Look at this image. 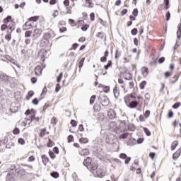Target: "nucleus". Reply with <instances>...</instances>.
<instances>
[{
  "instance_id": "nucleus-28",
  "label": "nucleus",
  "mask_w": 181,
  "mask_h": 181,
  "mask_svg": "<svg viewBox=\"0 0 181 181\" xmlns=\"http://www.w3.org/2000/svg\"><path fill=\"white\" fill-rule=\"evenodd\" d=\"M11 20H12V16H8L3 20V22L4 23H9V22H11Z\"/></svg>"
},
{
  "instance_id": "nucleus-18",
  "label": "nucleus",
  "mask_w": 181,
  "mask_h": 181,
  "mask_svg": "<svg viewBox=\"0 0 181 181\" xmlns=\"http://www.w3.org/2000/svg\"><path fill=\"white\" fill-rule=\"evenodd\" d=\"M7 29H8V30H10V33H12V32H13L15 30V23H10L8 25Z\"/></svg>"
},
{
  "instance_id": "nucleus-21",
  "label": "nucleus",
  "mask_w": 181,
  "mask_h": 181,
  "mask_svg": "<svg viewBox=\"0 0 181 181\" xmlns=\"http://www.w3.org/2000/svg\"><path fill=\"white\" fill-rule=\"evenodd\" d=\"M13 169H15L16 173H17V175H19L21 172H25V168H21L20 170H18L16 166H13L11 168V170H13Z\"/></svg>"
},
{
  "instance_id": "nucleus-20",
  "label": "nucleus",
  "mask_w": 181,
  "mask_h": 181,
  "mask_svg": "<svg viewBox=\"0 0 181 181\" xmlns=\"http://www.w3.org/2000/svg\"><path fill=\"white\" fill-rule=\"evenodd\" d=\"M96 37H100L103 40L105 37V33L104 32H99L96 34Z\"/></svg>"
},
{
  "instance_id": "nucleus-51",
  "label": "nucleus",
  "mask_w": 181,
  "mask_h": 181,
  "mask_svg": "<svg viewBox=\"0 0 181 181\" xmlns=\"http://www.w3.org/2000/svg\"><path fill=\"white\" fill-rule=\"evenodd\" d=\"M61 89H62V86H60V84L57 83L55 87V92L59 93Z\"/></svg>"
},
{
  "instance_id": "nucleus-41",
  "label": "nucleus",
  "mask_w": 181,
  "mask_h": 181,
  "mask_svg": "<svg viewBox=\"0 0 181 181\" xmlns=\"http://www.w3.org/2000/svg\"><path fill=\"white\" fill-rule=\"evenodd\" d=\"M88 28H90V25L88 24H85L81 27V30H83V32H86V30L88 29Z\"/></svg>"
},
{
  "instance_id": "nucleus-22",
  "label": "nucleus",
  "mask_w": 181,
  "mask_h": 181,
  "mask_svg": "<svg viewBox=\"0 0 181 181\" xmlns=\"http://www.w3.org/2000/svg\"><path fill=\"white\" fill-rule=\"evenodd\" d=\"M93 109L96 112H100L101 111V105H100L98 103H95L93 106Z\"/></svg>"
},
{
  "instance_id": "nucleus-48",
  "label": "nucleus",
  "mask_w": 181,
  "mask_h": 181,
  "mask_svg": "<svg viewBox=\"0 0 181 181\" xmlns=\"http://www.w3.org/2000/svg\"><path fill=\"white\" fill-rule=\"evenodd\" d=\"M173 115H174L173 111L172 110H170L168 111V118H173Z\"/></svg>"
},
{
  "instance_id": "nucleus-46",
  "label": "nucleus",
  "mask_w": 181,
  "mask_h": 181,
  "mask_svg": "<svg viewBox=\"0 0 181 181\" xmlns=\"http://www.w3.org/2000/svg\"><path fill=\"white\" fill-rule=\"evenodd\" d=\"M6 29H8V25H6V23L2 24L1 26V30L2 32H4V31L6 30Z\"/></svg>"
},
{
  "instance_id": "nucleus-30",
  "label": "nucleus",
  "mask_w": 181,
  "mask_h": 181,
  "mask_svg": "<svg viewBox=\"0 0 181 181\" xmlns=\"http://www.w3.org/2000/svg\"><path fill=\"white\" fill-rule=\"evenodd\" d=\"M143 129H144V133L146 134V135L147 136H151V131L148 130V128H146V127H143Z\"/></svg>"
},
{
  "instance_id": "nucleus-42",
  "label": "nucleus",
  "mask_w": 181,
  "mask_h": 181,
  "mask_svg": "<svg viewBox=\"0 0 181 181\" xmlns=\"http://www.w3.org/2000/svg\"><path fill=\"white\" fill-rule=\"evenodd\" d=\"M131 33L133 36H136V35H138V28H133L131 30Z\"/></svg>"
},
{
  "instance_id": "nucleus-19",
  "label": "nucleus",
  "mask_w": 181,
  "mask_h": 181,
  "mask_svg": "<svg viewBox=\"0 0 181 181\" xmlns=\"http://www.w3.org/2000/svg\"><path fill=\"white\" fill-rule=\"evenodd\" d=\"M113 93L115 98H118V95H119V90H118L117 86L113 88Z\"/></svg>"
},
{
  "instance_id": "nucleus-33",
  "label": "nucleus",
  "mask_w": 181,
  "mask_h": 181,
  "mask_svg": "<svg viewBox=\"0 0 181 181\" xmlns=\"http://www.w3.org/2000/svg\"><path fill=\"white\" fill-rule=\"evenodd\" d=\"M96 95H93L90 98V105H93V104H94V102L95 101V98H96Z\"/></svg>"
},
{
  "instance_id": "nucleus-32",
  "label": "nucleus",
  "mask_w": 181,
  "mask_h": 181,
  "mask_svg": "<svg viewBox=\"0 0 181 181\" xmlns=\"http://www.w3.org/2000/svg\"><path fill=\"white\" fill-rule=\"evenodd\" d=\"M145 86H146V81H143L139 84L140 90H144L145 88Z\"/></svg>"
},
{
  "instance_id": "nucleus-64",
  "label": "nucleus",
  "mask_w": 181,
  "mask_h": 181,
  "mask_svg": "<svg viewBox=\"0 0 181 181\" xmlns=\"http://www.w3.org/2000/svg\"><path fill=\"white\" fill-rule=\"evenodd\" d=\"M164 2L165 4V9H169V0H164Z\"/></svg>"
},
{
  "instance_id": "nucleus-53",
  "label": "nucleus",
  "mask_w": 181,
  "mask_h": 181,
  "mask_svg": "<svg viewBox=\"0 0 181 181\" xmlns=\"http://www.w3.org/2000/svg\"><path fill=\"white\" fill-rule=\"evenodd\" d=\"M138 13H139L138 8H134L132 11V15L134 16V17H136L138 16Z\"/></svg>"
},
{
  "instance_id": "nucleus-60",
  "label": "nucleus",
  "mask_w": 181,
  "mask_h": 181,
  "mask_svg": "<svg viewBox=\"0 0 181 181\" xmlns=\"http://www.w3.org/2000/svg\"><path fill=\"white\" fill-rule=\"evenodd\" d=\"M18 142L21 145H25V139H23L22 138H19L18 140Z\"/></svg>"
},
{
  "instance_id": "nucleus-43",
  "label": "nucleus",
  "mask_w": 181,
  "mask_h": 181,
  "mask_svg": "<svg viewBox=\"0 0 181 181\" xmlns=\"http://www.w3.org/2000/svg\"><path fill=\"white\" fill-rule=\"evenodd\" d=\"M67 139L68 144H70L71 142H73L74 141V136H73V135H69Z\"/></svg>"
},
{
  "instance_id": "nucleus-15",
  "label": "nucleus",
  "mask_w": 181,
  "mask_h": 181,
  "mask_svg": "<svg viewBox=\"0 0 181 181\" xmlns=\"http://www.w3.org/2000/svg\"><path fill=\"white\" fill-rule=\"evenodd\" d=\"M50 176H52V177H54V179H59V176H60V175L57 171H52L50 173Z\"/></svg>"
},
{
  "instance_id": "nucleus-63",
  "label": "nucleus",
  "mask_w": 181,
  "mask_h": 181,
  "mask_svg": "<svg viewBox=\"0 0 181 181\" xmlns=\"http://www.w3.org/2000/svg\"><path fill=\"white\" fill-rule=\"evenodd\" d=\"M103 91L104 93H110V86H105L103 88Z\"/></svg>"
},
{
  "instance_id": "nucleus-13",
  "label": "nucleus",
  "mask_w": 181,
  "mask_h": 181,
  "mask_svg": "<svg viewBox=\"0 0 181 181\" xmlns=\"http://www.w3.org/2000/svg\"><path fill=\"white\" fill-rule=\"evenodd\" d=\"M30 28H32V23L29 21L25 22L24 25H23V28L24 29V30L30 29Z\"/></svg>"
},
{
  "instance_id": "nucleus-54",
  "label": "nucleus",
  "mask_w": 181,
  "mask_h": 181,
  "mask_svg": "<svg viewBox=\"0 0 181 181\" xmlns=\"http://www.w3.org/2000/svg\"><path fill=\"white\" fill-rule=\"evenodd\" d=\"M165 20L168 21H170V12L168 11L165 14Z\"/></svg>"
},
{
  "instance_id": "nucleus-39",
  "label": "nucleus",
  "mask_w": 181,
  "mask_h": 181,
  "mask_svg": "<svg viewBox=\"0 0 181 181\" xmlns=\"http://www.w3.org/2000/svg\"><path fill=\"white\" fill-rule=\"evenodd\" d=\"M49 158H51V159H54L56 158V155L54 154V153L52 151H49L48 152Z\"/></svg>"
},
{
  "instance_id": "nucleus-7",
  "label": "nucleus",
  "mask_w": 181,
  "mask_h": 181,
  "mask_svg": "<svg viewBox=\"0 0 181 181\" xmlns=\"http://www.w3.org/2000/svg\"><path fill=\"white\" fill-rule=\"evenodd\" d=\"M132 98L134 100H136V96H135V93H131L129 95H126L124 97V100L125 104H128V101L132 100Z\"/></svg>"
},
{
  "instance_id": "nucleus-62",
  "label": "nucleus",
  "mask_w": 181,
  "mask_h": 181,
  "mask_svg": "<svg viewBox=\"0 0 181 181\" xmlns=\"http://www.w3.org/2000/svg\"><path fill=\"white\" fill-rule=\"evenodd\" d=\"M144 115L146 118H149V116L151 115V110H146Z\"/></svg>"
},
{
  "instance_id": "nucleus-1",
  "label": "nucleus",
  "mask_w": 181,
  "mask_h": 181,
  "mask_svg": "<svg viewBox=\"0 0 181 181\" xmlns=\"http://www.w3.org/2000/svg\"><path fill=\"white\" fill-rule=\"evenodd\" d=\"M52 37V35L49 33H47L44 35L43 38L41 40L40 46L41 47H46L49 46V40Z\"/></svg>"
},
{
  "instance_id": "nucleus-36",
  "label": "nucleus",
  "mask_w": 181,
  "mask_h": 181,
  "mask_svg": "<svg viewBox=\"0 0 181 181\" xmlns=\"http://www.w3.org/2000/svg\"><path fill=\"white\" fill-rule=\"evenodd\" d=\"M45 135H46V128L42 129L41 132L40 133V138H43V136H45Z\"/></svg>"
},
{
  "instance_id": "nucleus-45",
  "label": "nucleus",
  "mask_w": 181,
  "mask_h": 181,
  "mask_svg": "<svg viewBox=\"0 0 181 181\" xmlns=\"http://www.w3.org/2000/svg\"><path fill=\"white\" fill-rule=\"evenodd\" d=\"M129 131H131L132 132H134L135 131V125L130 124L128 126Z\"/></svg>"
},
{
  "instance_id": "nucleus-9",
  "label": "nucleus",
  "mask_w": 181,
  "mask_h": 181,
  "mask_svg": "<svg viewBox=\"0 0 181 181\" xmlns=\"http://www.w3.org/2000/svg\"><path fill=\"white\" fill-rule=\"evenodd\" d=\"M141 71L143 77H146L148 74H149V69H148L146 66L141 67Z\"/></svg>"
},
{
  "instance_id": "nucleus-5",
  "label": "nucleus",
  "mask_w": 181,
  "mask_h": 181,
  "mask_svg": "<svg viewBox=\"0 0 181 181\" xmlns=\"http://www.w3.org/2000/svg\"><path fill=\"white\" fill-rule=\"evenodd\" d=\"M42 32L43 30L41 28L35 29L33 35L34 40L39 39Z\"/></svg>"
},
{
  "instance_id": "nucleus-40",
  "label": "nucleus",
  "mask_w": 181,
  "mask_h": 181,
  "mask_svg": "<svg viewBox=\"0 0 181 181\" xmlns=\"http://www.w3.org/2000/svg\"><path fill=\"white\" fill-rule=\"evenodd\" d=\"M180 107V102H177L175 103L173 106L172 108H173L174 110H177V108H179Z\"/></svg>"
},
{
  "instance_id": "nucleus-24",
  "label": "nucleus",
  "mask_w": 181,
  "mask_h": 181,
  "mask_svg": "<svg viewBox=\"0 0 181 181\" xmlns=\"http://www.w3.org/2000/svg\"><path fill=\"white\" fill-rule=\"evenodd\" d=\"M111 66H112V60H109L107 62V64L104 65L105 70H108V69H110V67H111Z\"/></svg>"
},
{
  "instance_id": "nucleus-37",
  "label": "nucleus",
  "mask_w": 181,
  "mask_h": 181,
  "mask_svg": "<svg viewBox=\"0 0 181 181\" xmlns=\"http://www.w3.org/2000/svg\"><path fill=\"white\" fill-rule=\"evenodd\" d=\"M13 134L14 135H18V134H21V130L19 129V128L15 127L14 129L13 130Z\"/></svg>"
},
{
  "instance_id": "nucleus-61",
  "label": "nucleus",
  "mask_w": 181,
  "mask_h": 181,
  "mask_svg": "<svg viewBox=\"0 0 181 181\" xmlns=\"http://www.w3.org/2000/svg\"><path fill=\"white\" fill-rule=\"evenodd\" d=\"M54 153H56L57 155H59V147L55 146L53 148V151Z\"/></svg>"
},
{
  "instance_id": "nucleus-14",
  "label": "nucleus",
  "mask_w": 181,
  "mask_h": 181,
  "mask_svg": "<svg viewBox=\"0 0 181 181\" xmlns=\"http://www.w3.org/2000/svg\"><path fill=\"white\" fill-rule=\"evenodd\" d=\"M177 39H180L181 37V23L177 25Z\"/></svg>"
},
{
  "instance_id": "nucleus-16",
  "label": "nucleus",
  "mask_w": 181,
  "mask_h": 181,
  "mask_svg": "<svg viewBox=\"0 0 181 181\" xmlns=\"http://www.w3.org/2000/svg\"><path fill=\"white\" fill-rule=\"evenodd\" d=\"M84 62H86V58L84 57L81 58V60L79 61V64H78L79 71H81V67L84 66Z\"/></svg>"
},
{
  "instance_id": "nucleus-31",
  "label": "nucleus",
  "mask_w": 181,
  "mask_h": 181,
  "mask_svg": "<svg viewBox=\"0 0 181 181\" xmlns=\"http://www.w3.org/2000/svg\"><path fill=\"white\" fill-rule=\"evenodd\" d=\"M30 22H37V21H39V16H33L29 18Z\"/></svg>"
},
{
  "instance_id": "nucleus-57",
  "label": "nucleus",
  "mask_w": 181,
  "mask_h": 181,
  "mask_svg": "<svg viewBox=\"0 0 181 181\" xmlns=\"http://www.w3.org/2000/svg\"><path fill=\"white\" fill-rule=\"evenodd\" d=\"M127 13H128V9L127 8H124L122 11H121V16H124L125 15H127Z\"/></svg>"
},
{
  "instance_id": "nucleus-38",
  "label": "nucleus",
  "mask_w": 181,
  "mask_h": 181,
  "mask_svg": "<svg viewBox=\"0 0 181 181\" xmlns=\"http://www.w3.org/2000/svg\"><path fill=\"white\" fill-rule=\"evenodd\" d=\"M12 146H15V143L11 141L8 144H7L6 145V148H7V149H11L12 148Z\"/></svg>"
},
{
  "instance_id": "nucleus-4",
  "label": "nucleus",
  "mask_w": 181,
  "mask_h": 181,
  "mask_svg": "<svg viewBox=\"0 0 181 181\" xmlns=\"http://www.w3.org/2000/svg\"><path fill=\"white\" fill-rule=\"evenodd\" d=\"M126 105L129 107V108H136L138 105H139V102L136 101V100L127 101V103H125Z\"/></svg>"
},
{
  "instance_id": "nucleus-52",
  "label": "nucleus",
  "mask_w": 181,
  "mask_h": 181,
  "mask_svg": "<svg viewBox=\"0 0 181 181\" xmlns=\"http://www.w3.org/2000/svg\"><path fill=\"white\" fill-rule=\"evenodd\" d=\"M90 166L92 170H97V169L98 168V165H97V164H90Z\"/></svg>"
},
{
  "instance_id": "nucleus-25",
  "label": "nucleus",
  "mask_w": 181,
  "mask_h": 181,
  "mask_svg": "<svg viewBox=\"0 0 181 181\" xmlns=\"http://www.w3.org/2000/svg\"><path fill=\"white\" fill-rule=\"evenodd\" d=\"M8 143V136H4V139L2 140H0V146H2V145H5V144Z\"/></svg>"
},
{
  "instance_id": "nucleus-6",
  "label": "nucleus",
  "mask_w": 181,
  "mask_h": 181,
  "mask_svg": "<svg viewBox=\"0 0 181 181\" xmlns=\"http://www.w3.org/2000/svg\"><path fill=\"white\" fill-rule=\"evenodd\" d=\"M107 117L110 119H115V118H117V112H115L114 109H110L107 111Z\"/></svg>"
},
{
  "instance_id": "nucleus-2",
  "label": "nucleus",
  "mask_w": 181,
  "mask_h": 181,
  "mask_svg": "<svg viewBox=\"0 0 181 181\" xmlns=\"http://www.w3.org/2000/svg\"><path fill=\"white\" fill-rule=\"evenodd\" d=\"M99 103L103 105V107H107L110 104V99L105 95L100 94L98 97Z\"/></svg>"
},
{
  "instance_id": "nucleus-10",
  "label": "nucleus",
  "mask_w": 181,
  "mask_h": 181,
  "mask_svg": "<svg viewBox=\"0 0 181 181\" xmlns=\"http://www.w3.org/2000/svg\"><path fill=\"white\" fill-rule=\"evenodd\" d=\"M91 158L90 157H88L87 158H85L84 160H83V166H86V168L88 166V165H91Z\"/></svg>"
},
{
  "instance_id": "nucleus-12",
  "label": "nucleus",
  "mask_w": 181,
  "mask_h": 181,
  "mask_svg": "<svg viewBox=\"0 0 181 181\" xmlns=\"http://www.w3.org/2000/svg\"><path fill=\"white\" fill-rule=\"evenodd\" d=\"M181 154V148H180L175 153H173V159L174 160H176L179 156H180Z\"/></svg>"
},
{
  "instance_id": "nucleus-44",
  "label": "nucleus",
  "mask_w": 181,
  "mask_h": 181,
  "mask_svg": "<svg viewBox=\"0 0 181 181\" xmlns=\"http://www.w3.org/2000/svg\"><path fill=\"white\" fill-rule=\"evenodd\" d=\"M62 78H63V72H61V73L59 74V76H58V77H57V83H60V82L62 81Z\"/></svg>"
},
{
  "instance_id": "nucleus-55",
  "label": "nucleus",
  "mask_w": 181,
  "mask_h": 181,
  "mask_svg": "<svg viewBox=\"0 0 181 181\" xmlns=\"http://www.w3.org/2000/svg\"><path fill=\"white\" fill-rule=\"evenodd\" d=\"M71 125L75 128V127H77V122L74 119L71 120Z\"/></svg>"
},
{
  "instance_id": "nucleus-17",
  "label": "nucleus",
  "mask_w": 181,
  "mask_h": 181,
  "mask_svg": "<svg viewBox=\"0 0 181 181\" xmlns=\"http://www.w3.org/2000/svg\"><path fill=\"white\" fill-rule=\"evenodd\" d=\"M34 95L35 92H33V90L28 91V95L26 96V100L29 101V100H30V98H32V97H33Z\"/></svg>"
},
{
  "instance_id": "nucleus-59",
  "label": "nucleus",
  "mask_w": 181,
  "mask_h": 181,
  "mask_svg": "<svg viewBox=\"0 0 181 181\" xmlns=\"http://www.w3.org/2000/svg\"><path fill=\"white\" fill-rule=\"evenodd\" d=\"M134 46H139V41L138 40V38H134Z\"/></svg>"
},
{
  "instance_id": "nucleus-29",
  "label": "nucleus",
  "mask_w": 181,
  "mask_h": 181,
  "mask_svg": "<svg viewBox=\"0 0 181 181\" xmlns=\"http://www.w3.org/2000/svg\"><path fill=\"white\" fill-rule=\"evenodd\" d=\"M80 144H88V139L87 138L82 137L79 139Z\"/></svg>"
},
{
  "instance_id": "nucleus-3",
  "label": "nucleus",
  "mask_w": 181,
  "mask_h": 181,
  "mask_svg": "<svg viewBox=\"0 0 181 181\" xmlns=\"http://www.w3.org/2000/svg\"><path fill=\"white\" fill-rule=\"evenodd\" d=\"M117 130L120 132H127V122L125 120L117 121Z\"/></svg>"
},
{
  "instance_id": "nucleus-50",
  "label": "nucleus",
  "mask_w": 181,
  "mask_h": 181,
  "mask_svg": "<svg viewBox=\"0 0 181 181\" xmlns=\"http://www.w3.org/2000/svg\"><path fill=\"white\" fill-rule=\"evenodd\" d=\"M129 76H124V80H128L129 81H131L132 80V75H131V73H128Z\"/></svg>"
},
{
  "instance_id": "nucleus-56",
  "label": "nucleus",
  "mask_w": 181,
  "mask_h": 181,
  "mask_svg": "<svg viewBox=\"0 0 181 181\" xmlns=\"http://www.w3.org/2000/svg\"><path fill=\"white\" fill-rule=\"evenodd\" d=\"M128 157V156H127V154L122 153L119 154V158L120 159H127V158Z\"/></svg>"
},
{
  "instance_id": "nucleus-34",
  "label": "nucleus",
  "mask_w": 181,
  "mask_h": 181,
  "mask_svg": "<svg viewBox=\"0 0 181 181\" xmlns=\"http://www.w3.org/2000/svg\"><path fill=\"white\" fill-rule=\"evenodd\" d=\"M32 33H33V32L32 30L25 31V37H30V36H32Z\"/></svg>"
},
{
  "instance_id": "nucleus-8",
  "label": "nucleus",
  "mask_w": 181,
  "mask_h": 181,
  "mask_svg": "<svg viewBox=\"0 0 181 181\" xmlns=\"http://www.w3.org/2000/svg\"><path fill=\"white\" fill-rule=\"evenodd\" d=\"M0 80H1V81H3L4 83H9V76H8L5 74H1L0 75Z\"/></svg>"
},
{
  "instance_id": "nucleus-58",
  "label": "nucleus",
  "mask_w": 181,
  "mask_h": 181,
  "mask_svg": "<svg viewBox=\"0 0 181 181\" xmlns=\"http://www.w3.org/2000/svg\"><path fill=\"white\" fill-rule=\"evenodd\" d=\"M78 46H80V44H78V43H74L72 45V49L74 50H77V47H78Z\"/></svg>"
},
{
  "instance_id": "nucleus-11",
  "label": "nucleus",
  "mask_w": 181,
  "mask_h": 181,
  "mask_svg": "<svg viewBox=\"0 0 181 181\" xmlns=\"http://www.w3.org/2000/svg\"><path fill=\"white\" fill-rule=\"evenodd\" d=\"M41 158H42V163L45 165V166H46V165L49 163V161L50 160V159H49V157H47V156L45 154L42 155Z\"/></svg>"
},
{
  "instance_id": "nucleus-47",
  "label": "nucleus",
  "mask_w": 181,
  "mask_h": 181,
  "mask_svg": "<svg viewBox=\"0 0 181 181\" xmlns=\"http://www.w3.org/2000/svg\"><path fill=\"white\" fill-rule=\"evenodd\" d=\"M12 33H10V34H6L5 35V39L6 40H8V42H9L11 40V39H12V35H11Z\"/></svg>"
},
{
  "instance_id": "nucleus-23",
  "label": "nucleus",
  "mask_w": 181,
  "mask_h": 181,
  "mask_svg": "<svg viewBox=\"0 0 181 181\" xmlns=\"http://www.w3.org/2000/svg\"><path fill=\"white\" fill-rule=\"evenodd\" d=\"M177 145H179V142L177 141H175L174 142H173L171 145V151H175Z\"/></svg>"
},
{
  "instance_id": "nucleus-49",
  "label": "nucleus",
  "mask_w": 181,
  "mask_h": 181,
  "mask_svg": "<svg viewBox=\"0 0 181 181\" xmlns=\"http://www.w3.org/2000/svg\"><path fill=\"white\" fill-rule=\"evenodd\" d=\"M32 104H33L34 105H37L39 104V100H37V98H35L32 100Z\"/></svg>"
},
{
  "instance_id": "nucleus-35",
  "label": "nucleus",
  "mask_w": 181,
  "mask_h": 181,
  "mask_svg": "<svg viewBox=\"0 0 181 181\" xmlns=\"http://www.w3.org/2000/svg\"><path fill=\"white\" fill-rule=\"evenodd\" d=\"M179 77H180V75H175L173 76V78L175 79V81H171L170 83L171 84H175V83H176L177 81V80H179Z\"/></svg>"
},
{
  "instance_id": "nucleus-26",
  "label": "nucleus",
  "mask_w": 181,
  "mask_h": 181,
  "mask_svg": "<svg viewBox=\"0 0 181 181\" xmlns=\"http://www.w3.org/2000/svg\"><path fill=\"white\" fill-rule=\"evenodd\" d=\"M110 127L112 128H115V129H118V122H110Z\"/></svg>"
},
{
  "instance_id": "nucleus-27",
  "label": "nucleus",
  "mask_w": 181,
  "mask_h": 181,
  "mask_svg": "<svg viewBox=\"0 0 181 181\" xmlns=\"http://www.w3.org/2000/svg\"><path fill=\"white\" fill-rule=\"evenodd\" d=\"M55 144L54 143L53 141H52V139H48V143L47 144V146L48 148H52V146H54Z\"/></svg>"
}]
</instances>
